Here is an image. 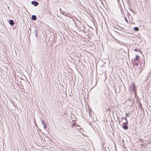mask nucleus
Masks as SVG:
<instances>
[{"mask_svg":"<svg viewBox=\"0 0 151 151\" xmlns=\"http://www.w3.org/2000/svg\"><path fill=\"white\" fill-rule=\"evenodd\" d=\"M16 48V49H17V50H19V48H20L18 47V48Z\"/></svg>","mask_w":151,"mask_h":151,"instance_id":"obj_24","label":"nucleus"},{"mask_svg":"<svg viewBox=\"0 0 151 151\" xmlns=\"http://www.w3.org/2000/svg\"><path fill=\"white\" fill-rule=\"evenodd\" d=\"M91 48L89 51H87L86 52L91 54V55H93V53H95L96 52V48Z\"/></svg>","mask_w":151,"mask_h":151,"instance_id":"obj_3","label":"nucleus"},{"mask_svg":"<svg viewBox=\"0 0 151 151\" xmlns=\"http://www.w3.org/2000/svg\"><path fill=\"white\" fill-rule=\"evenodd\" d=\"M131 105H132V104H131Z\"/></svg>","mask_w":151,"mask_h":151,"instance_id":"obj_34","label":"nucleus"},{"mask_svg":"<svg viewBox=\"0 0 151 151\" xmlns=\"http://www.w3.org/2000/svg\"><path fill=\"white\" fill-rule=\"evenodd\" d=\"M139 106L140 108L142 107V105L141 104H139Z\"/></svg>","mask_w":151,"mask_h":151,"instance_id":"obj_22","label":"nucleus"},{"mask_svg":"<svg viewBox=\"0 0 151 151\" xmlns=\"http://www.w3.org/2000/svg\"><path fill=\"white\" fill-rule=\"evenodd\" d=\"M128 101H129L130 102H131V99H128L127 101L126 102H127Z\"/></svg>","mask_w":151,"mask_h":151,"instance_id":"obj_19","label":"nucleus"},{"mask_svg":"<svg viewBox=\"0 0 151 151\" xmlns=\"http://www.w3.org/2000/svg\"><path fill=\"white\" fill-rule=\"evenodd\" d=\"M124 119L126 121L125 122L123 123V124H128V121L127 119V118H122V119Z\"/></svg>","mask_w":151,"mask_h":151,"instance_id":"obj_8","label":"nucleus"},{"mask_svg":"<svg viewBox=\"0 0 151 151\" xmlns=\"http://www.w3.org/2000/svg\"><path fill=\"white\" fill-rule=\"evenodd\" d=\"M77 57H78V58H77V60H78V61H80V59H79V56L78 55V56H77V55L76 56V58H77Z\"/></svg>","mask_w":151,"mask_h":151,"instance_id":"obj_20","label":"nucleus"},{"mask_svg":"<svg viewBox=\"0 0 151 151\" xmlns=\"http://www.w3.org/2000/svg\"><path fill=\"white\" fill-rule=\"evenodd\" d=\"M31 3L35 6H37L38 4V3L36 1H32Z\"/></svg>","mask_w":151,"mask_h":151,"instance_id":"obj_6","label":"nucleus"},{"mask_svg":"<svg viewBox=\"0 0 151 151\" xmlns=\"http://www.w3.org/2000/svg\"><path fill=\"white\" fill-rule=\"evenodd\" d=\"M73 53H74V52H73Z\"/></svg>","mask_w":151,"mask_h":151,"instance_id":"obj_33","label":"nucleus"},{"mask_svg":"<svg viewBox=\"0 0 151 151\" xmlns=\"http://www.w3.org/2000/svg\"><path fill=\"white\" fill-rule=\"evenodd\" d=\"M139 30V28L137 27H135L134 28V30L136 31H138Z\"/></svg>","mask_w":151,"mask_h":151,"instance_id":"obj_14","label":"nucleus"},{"mask_svg":"<svg viewBox=\"0 0 151 151\" xmlns=\"http://www.w3.org/2000/svg\"><path fill=\"white\" fill-rule=\"evenodd\" d=\"M129 114L128 113H127L126 114V117L125 118H126L127 116H129Z\"/></svg>","mask_w":151,"mask_h":151,"instance_id":"obj_18","label":"nucleus"},{"mask_svg":"<svg viewBox=\"0 0 151 151\" xmlns=\"http://www.w3.org/2000/svg\"><path fill=\"white\" fill-rule=\"evenodd\" d=\"M39 130H40H40H41V129H39Z\"/></svg>","mask_w":151,"mask_h":151,"instance_id":"obj_36","label":"nucleus"},{"mask_svg":"<svg viewBox=\"0 0 151 151\" xmlns=\"http://www.w3.org/2000/svg\"><path fill=\"white\" fill-rule=\"evenodd\" d=\"M127 49H126V50L123 49L122 48H121L120 49V50L122 51L123 52H125V53H127V51L128 52V55L129 56V49H128V48H127Z\"/></svg>","mask_w":151,"mask_h":151,"instance_id":"obj_5","label":"nucleus"},{"mask_svg":"<svg viewBox=\"0 0 151 151\" xmlns=\"http://www.w3.org/2000/svg\"><path fill=\"white\" fill-rule=\"evenodd\" d=\"M125 19L126 21L127 22H128V21H127V19H126V18H125Z\"/></svg>","mask_w":151,"mask_h":151,"instance_id":"obj_25","label":"nucleus"},{"mask_svg":"<svg viewBox=\"0 0 151 151\" xmlns=\"http://www.w3.org/2000/svg\"><path fill=\"white\" fill-rule=\"evenodd\" d=\"M151 78L150 77V80L148 82V83L146 86V90L148 91V93L147 94H146L145 95L146 96L147 99H148L149 98L150 99L151 98L150 96V93H148V92L150 91V86L151 85V83H150L151 81Z\"/></svg>","mask_w":151,"mask_h":151,"instance_id":"obj_1","label":"nucleus"},{"mask_svg":"<svg viewBox=\"0 0 151 151\" xmlns=\"http://www.w3.org/2000/svg\"><path fill=\"white\" fill-rule=\"evenodd\" d=\"M37 19L35 15H32V19L33 20H35Z\"/></svg>","mask_w":151,"mask_h":151,"instance_id":"obj_12","label":"nucleus"},{"mask_svg":"<svg viewBox=\"0 0 151 151\" xmlns=\"http://www.w3.org/2000/svg\"><path fill=\"white\" fill-rule=\"evenodd\" d=\"M139 57L138 54L136 55L135 58L134 59V60H137L139 58Z\"/></svg>","mask_w":151,"mask_h":151,"instance_id":"obj_13","label":"nucleus"},{"mask_svg":"<svg viewBox=\"0 0 151 151\" xmlns=\"http://www.w3.org/2000/svg\"><path fill=\"white\" fill-rule=\"evenodd\" d=\"M148 50H149V49H148V48L147 49V52H148Z\"/></svg>","mask_w":151,"mask_h":151,"instance_id":"obj_27","label":"nucleus"},{"mask_svg":"<svg viewBox=\"0 0 151 151\" xmlns=\"http://www.w3.org/2000/svg\"><path fill=\"white\" fill-rule=\"evenodd\" d=\"M40 119L42 124V125H45V124H46L45 122L44 121V120L42 119V118L41 117H40Z\"/></svg>","mask_w":151,"mask_h":151,"instance_id":"obj_9","label":"nucleus"},{"mask_svg":"<svg viewBox=\"0 0 151 151\" xmlns=\"http://www.w3.org/2000/svg\"><path fill=\"white\" fill-rule=\"evenodd\" d=\"M120 121L119 120V124H120Z\"/></svg>","mask_w":151,"mask_h":151,"instance_id":"obj_28","label":"nucleus"},{"mask_svg":"<svg viewBox=\"0 0 151 151\" xmlns=\"http://www.w3.org/2000/svg\"><path fill=\"white\" fill-rule=\"evenodd\" d=\"M150 121H151V119H150Z\"/></svg>","mask_w":151,"mask_h":151,"instance_id":"obj_32","label":"nucleus"},{"mask_svg":"<svg viewBox=\"0 0 151 151\" xmlns=\"http://www.w3.org/2000/svg\"><path fill=\"white\" fill-rule=\"evenodd\" d=\"M128 125V124H122L121 125V127L124 130H127L129 129V127Z\"/></svg>","mask_w":151,"mask_h":151,"instance_id":"obj_4","label":"nucleus"},{"mask_svg":"<svg viewBox=\"0 0 151 151\" xmlns=\"http://www.w3.org/2000/svg\"><path fill=\"white\" fill-rule=\"evenodd\" d=\"M44 140H45V137H44Z\"/></svg>","mask_w":151,"mask_h":151,"instance_id":"obj_30","label":"nucleus"},{"mask_svg":"<svg viewBox=\"0 0 151 151\" xmlns=\"http://www.w3.org/2000/svg\"><path fill=\"white\" fill-rule=\"evenodd\" d=\"M11 103H12L13 105H14V104L15 103V102L13 101L12 100H11Z\"/></svg>","mask_w":151,"mask_h":151,"instance_id":"obj_17","label":"nucleus"},{"mask_svg":"<svg viewBox=\"0 0 151 151\" xmlns=\"http://www.w3.org/2000/svg\"><path fill=\"white\" fill-rule=\"evenodd\" d=\"M151 73V71H150V73L147 76L146 78V81H147V80H148V79L150 77V74Z\"/></svg>","mask_w":151,"mask_h":151,"instance_id":"obj_10","label":"nucleus"},{"mask_svg":"<svg viewBox=\"0 0 151 151\" xmlns=\"http://www.w3.org/2000/svg\"><path fill=\"white\" fill-rule=\"evenodd\" d=\"M6 49L7 50V47H6Z\"/></svg>","mask_w":151,"mask_h":151,"instance_id":"obj_35","label":"nucleus"},{"mask_svg":"<svg viewBox=\"0 0 151 151\" xmlns=\"http://www.w3.org/2000/svg\"><path fill=\"white\" fill-rule=\"evenodd\" d=\"M129 88L131 91L134 92V95L135 96L136 94V87L134 82L129 86Z\"/></svg>","mask_w":151,"mask_h":151,"instance_id":"obj_2","label":"nucleus"},{"mask_svg":"<svg viewBox=\"0 0 151 151\" xmlns=\"http://www.w3.org/2000/svg\"><path fill=\"white\" fill-rule=\"evenodd\" d=\"M40 137L41 138L42 140V142H43L44 141H43V140L42 137H41V136H40Z\"/></svg>","mask_w":151,"mask_h":151,"instance_id":"obj_21","label":"nucleus"},{"mask_svg":"<svg viewBox=\"0 0 151 151\" xmlns=\"http://www.w3.org/2000/svg\"><path fill=\"white\" fill-rule=\"evenodd\" d=\"M118 50L119 51H120V50Z\"/></svg>","mask_w":151,"mask_h":151,"instance_id":"obj_31","label":"nucleus"},{"mask_svg":"<svg viewBox=\"0 0 151 151\" xmlns=\"http://www.w3.org/2000/svg\"><path fill=\"white\" fill-rule=\"evenodd\" d=\"M139 63H137V62H135L134 63V65H136V66H137L138 65H139Z\"/></svg>","mask_w":151,"mask_h":151,"instance_id":"obj_15","label":"nucleus"},{"mask_svg":"<svg viewBox=\"0 0 151 151\" xmlns=\"http://www.w3.org/2000/svg\"><path fill=\"white\" fill-rule=\"evenodd\" d=\"M9 24L12 25H13L14 24V22L13 20H9Z\"/></svg>","mask_w":151,"mask_h":151,"instance_id":"obj_11","label":"nucleus"},{"mask_svg":"<svg viewBox=\"0 0 151 151\" xmlns=\"http://www.w3.org/2000/svg\"><path fill=\"white\" fill-rule=\"evenodd\" d=\"M14 50H15V52L16 53V55H17V53H16V51H15V49L14 48Z\"/></svg>","mask_w":151,"mask_h":151,"instance_id":"obj_26","label":"nucleus"},{"mask_svg":"<svg viewBox=\"0 0 151 151\" xmlns=\"http://www.w3.org/2000/svg\"><path fill=\"white\" fill-rule=\"evenodd\" d=\"M134 50L135 51L138 52L142 54V51H141L140 49H138L137 48H136L135 49H134Z\"/></svg>","mask_w":151,"mask_h":151,"instance_id":"obj_7","label":"nucleus"},{"mask_svg":"<svg viewBox=\"0 0 151 151\" xmlns=\"http://www.w3.org/2000/svg\"><path fill=\"white\" fill-rule=\"evenodd\" d=\"M114 90H115V92L116 93V95H117V91H116V88H115L114 89Z\"/></svg>","mask_w":151,"mask_h":151,"instance_id":"obj_23","label":"nucleus"},{"mask_svg":"<svg viewBox=\"0 0 151 151\" xmlns=\"http://www.w3.org/2000/svg\"><path fill=\"white\" fill-rule=\"evenodd\" d=\"M149 106L150 107V108H151V107H150V104H149Z\"/></svg>","mask_w":151,"mask_h":151,"instance_id":"obj_29","label":"nucleus"},{"mask_svg":"<svg viewBox=\"0 0 151 151\" xmlns=\"http://www.w3.org/2000/svg\"><path fill=\"white\" fill-rule=\"evenodd\" d=\"M47 127V125L46 124H45V125H43V127L44 128L46 129Z\"/></svg>","mask_w":151,"mask_h":151,"instance_id":"obj_16","label":"nucleus"}]
</instances>
